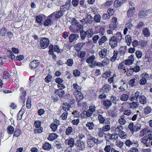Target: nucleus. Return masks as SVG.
I'll return each mask as SVG.
<instances>
[{
    "instance_id": "603ef678",
    "label": "nucleus",
    "mask_w": 152,
    "mask_h": 152,
    "mask_svg": "<svg viewBox=\"0 0 152 152\" xmlns=\"http://www.w3.org/2000/svg\"><path fill=\"white\" fill-rule=\"evenodd\" d=\"M119 123L121 125H124L126 123V121L125 119L122 118H119L118 120Z\"/></svg>"
},
{
    "instance_id": "052dcab7",
    "label": "nucleus",
    "mask_w": 152,
    "mask_h": 152,
    "mask_svg": "<svg viewBox=\"0 0 152 152\" xmlns=\"http://www.w3.org/2000/svg\"><path fill=\"white\" fill-rule=\"evenodd\" d=\"M57 125L55 124H52L50 125V127L53 132H55L57 130Z\"/></svg>"
},
{
    "instance_id": "680f3d73",
    "label": "nucleus",
    "mask_w": 152,
    "mask_h": 152,
    "mask_svg": "<svg viewBox=\"0 0 152 152\" xmlns=\"http://www.w3.org/2000/svg\"><path fill=\"white\" fill-rule=\"evenodd\" d=\"M51 23V20L50 19L48 18L45 21L44 23V26H48L50 25Z\"/></svg>"
},
{
    "instance_id": "58836bf2",
    "label": "nucleus",
    "mask_w": 152,
    "mask_h": 152,
    "mask_svg": "<svg viewBox=\"0 0 152 152\" xmlns=\"http://www.w3.org/2000/svg\"><path fill=\"white\" fill-rule=\"evenodd\" d=\"M112 103V102L111 101L106 99L104 102L103 105L106 107H109L111 105Z\"/></svg>"
},
{
    "instance_id": "cd10ccee",
    "label": "nucleus",
    "mask_w": 152,
    "mask_h": 152,
    "mask_svg": "<svg viewBox=\"0 0 152 152\" xmlns=\"http://www.w3.org/2000/svg\"><path fill=\"white\" fill-rule=\"evenodd\" d=\"M58 136L56 134L52 133L50 134L48 138V139L50 141H53L57 138Z\"/></svg>"
},
{
    "instance_id": "f03ea898",
    "label": "nucleus",
    "mask_w": 152,
    "mask_h": 152,
    "mask_svg": "<svg viewBox=\"0 0 152 152\" xmlns=\"http://www.w3.org/2000/svg\"><path fill=\"white\" fill-rule=\"evenodd\" d=\"M83 26L80 23L77 24L75 26H70L69 29L73 33H78L82 29Z\"/></svg>"
},
{
    "instance_id": "f257e3e1",
    "label": "nucleus",
    "mask_w": 152,
    "mask_h": 152,
    "mask_svg": "<svg viewBox=\"0 0 152 152\" xmlns=\"http://www.w3.org/2000/svg\"><path fill=\"white\" fill-rule=\"evenodd\" d=\"M41 124V121L39 120L35 121L34 125L36 127L34 130L35 133H40L42 132L43 128L40 127Z\"/></svg>"
},
{
    "instance_id": "49530a36",
    "label": "nucleus",
    "mask_w": 152,
    "mask_h": 152,
    "mask_svg": "<svg viewBox=\"0 0 152 152\" xmlns=\"http://www.w3.org/2000/svg\"><path fill=\"white\" fill-rule=\"evenodd\" d=\"M148 128H145L143 130L140 131V135L141 136H143L145 133L148 132Z\"/></svg>"
},
{
    "instance_id": "de8ad7c7",
    "label": "nucleus",
    "mask_w": 152,
    "mask_h": 152,
    "mask_svg": "<svg viewBox=\"0 0 152 152\" xmlns=\"http://www.w3.org/2000/svg\"><path fill=\"white\" fill-rule=\"evenodd\" d=\"M119 137L122 139H124L127 137L126 133L123 131H121L119 132Z\"/></svg>"
},
{
    "instance_id": "0eeeda50",
    "label": "nucleus",
    "mask_w": 152,
    "mask_h": 152,
    "mask_svg": "<svg viewBox=\"0 0 152 152\" xmlns=\"http://www.w3.org/2000/svg\"><path fill=\"white\" fill-rule=\"evenodd\" d=\"M142 78L139 81V83L141 85H144L147 83V79L148 78L149 76L147 73H143L140 75Z\"/></svg>"
},
{
    "instance_id": "6e6d98bb",
    "label": "nucleus",
    "mask_w": 152,
    "mask_h": 152,
    "mask_svg": "<svg viewBox=\"0 0 152 152\" xmlns=\"http://www.w3.org/2000/svg\"><path fill=\"white\" fill-rule=\"evenodd\" d=\"M73 74L75 77H76L79 76L80 73L79 70L76 69L73 71Z\"/></svg>"
},
{
    "instance_id": "412c9836",
    "label": "nucleus",
    "mask_w": 152,
    "mask_h": 152,
    "mask_svg": "<svg viewBox=\"0 0 152 152\" xmlns=\"http://www.w3.org/2000/svg\"><path fill=\"white\" fill-rule=\"evenodd\" d=\"M142 32L145 37H148L150 36V32L148 28H144L142 30Z\"/></svg>"
},
{
    "instance_id": "bf43d9fd",
    "label": "nucleus",
    "mask_w": 152,
    "mask_h": 152,
    "mask_svg": "<svg viewBox=\"0 0 152 152\" xmlns=\"http://www.w3.org/2000/svg\"><path fill=\"white\" fill-rule=\"evenodd\" d=\"M123 129V127L121 125H118L116 127L115 130V132H119L122 131V130Z\"/></svg>"
},
{
    "instance_id": "9b49d317",
    "label": "nucleus",
    "mask_w": 152,
    "mask_h": 152,
    "mask_svg": "<svg viewBox=\"0 0 152 152\" xmlns=\"http://www.w3.org/2000/svg\"><path fill=\"white\" fill-rule=\"evenodd\" d=\"M75 145L77 148L80 150H83L85 149V146L83 142L78 141V142L76 143Z\"/></svg>"
},
{
    "instance_id": "72a5a7b5",
    "label": "nucleus",
    "mask_w": 152,
    "mask_h": 152,
    "mask_svg": "<svg viewBox=\"0 0 152 152\" xmlns=\"http://www.w3.org/2000/svg\"><path fill=\"white\" fill-rule=\"evenodd\" d=\"M118 55V52L117 51L114 50L113 53V56L110 58V61L112 62H114L116 60Z\"/></svg>"
},
{
    "instance_id": "a19ab883",
    "label": "nucleus",
    "mask_w": 152,
    "mask_h": 152,
    "mask_svg": "<svg viewBox=\"0 0 152 152\" xmlns=\"http://www.w3.org/2000/svg\"><path fill=\"white\" fill-rule=\"evenodd\" d=\"M101 16L99 14L95 15L94 17V20L96 23H99L100 22Z\"/></svg>"
},
{
    "instance_id": "3c124183",
    "label": "nucleus",
    "mask_w": 152,
    "mask_h": 152,
    "mask_svg": "<svg viewBox=\"0 0 152 152\" xmlns=\"http://www.w3.org/2000/svg\"><path fill=\"white\" fill-rule=\"evenodd\" d=\"M144 113L146 114H148L151 113V109L149 106L146 107L144 109Z\"/></svg>"
},
{
    "instance_id": "c9c22d12",
    "label": "nucleus",
    "mask_w": 152,
    "mask_h": 152,
    "mask_svg": "<svg viewBox=\"0 0 152 152\" xmlns=\"http://www.w3.org/2000/svg\"><path fill=\"white\" fill-rule=\"evenodd\" d=\"M51 148V145L48 142L45 143L42 146L43 148L45 150L50 149Z\"/></svg>"
},
{
    "instance_id": "39448f33",
    "label": "nucleus",
    "mask_w": 152,
    "mask_h": 152,
    "mask_svg": "<svg viewBox=\"0 0 152 152\" xmlns=\"http://www.w3.org/2000/svg\"><path fill=\"white\" fill-rule=\"evenodd\" d=\"M119 41L115 38V36H113L109 40V44L111 48H113L117 47Z\"/></svg>"
},
{
    "instance_id": "a211bd4d",
    "label": "nucleus",
    "mask_w": 152,
    "mask_h": 152,
    "mask_svg": "<svg viewBox=\"0 0 152 152\" xmlns=\"http://www.w3.org/2000/svg\"><path fill=\"white\" fill-rule=\"evenodd\" d=\"M65 144H67L70 147H73L75 145L74 139L71 138L69 139H67L65 141Z\"/></svg>"
},
{
    "instance_id": "1a4fd4ad",
    "label": "nucleus",
    "mask_w": 152,
    "mask_h": 152,
    "mask_svg": "<svg viewBox=\"0 0 152 152\" xmlns=\"http://www.w3.org/2000/svg\"><path fill=\"white\" fill-rule=\"evenodd\" d=\"M71 0H67L65 4L60 7V10L64 12L67 9H69L71 5Z\"/></svg>"
},
{
    "instance_id": "e433bc0d",
    "label": "nucleus",
    "mask_w": 152,
    "mask_h": 152,
    "mask_svg": "<svg viewBox=\"0 0 152 152\" xmlns=\"http://www.w3.org/2000/svg\"><path fill=\"white\" fill-rule=\"evenodd\" d=\"M129 96L126 94H123L120 96V99L122 101H126L129 98Z\"/></svg>"
},
{
    "instance_id": "09e8293b",
    "label": "nucleus",
    "mask_w": 152,
    "mask_h": 152,
    "mask_svg": "<svg viewBox=\"0 0 152 152\" xmlns=\"http://www.w3.org/2000/svg\"><path fill=\"white\" fill-rule=\"evenodd\" d=\"M101 128L104 132H108L110 129V126L108 125L103 126Z\"/></svg>"
},
{
    "instance_id": "2f4dec72",
    "label": "nucleus",
    "mask_w": 152,
    "mask_h": 152,
    "mask_svg": "<svg viewBox=\"0 0 152 152\" xmlns=\"http://www.w3.org/2000/svg\"><path fill=\"white\" fill-rule=\"evenodd\" d=\"M73 129L71 126H69L66 129V135H69L71 134L73 132Z\"/></svg>"
},
{
    "instance_id": "7c9ffc66",
    "label": "nucleus",
    "mask_w": 152,
    "mask_h": 152,
    "mask_svg": "<svg viewBox=\"0 0 152 152\" xmlns=\"http://www.w3.org/2000/svg\"><path fill=\"white\" fill-rule=\"evenodd\" d=\"M104 132L101 128H99L97 135L100 137H102L104 136V135L105 134Z\"/></svg>"
},
{
    "instance_id": "2eb2a0df",
    "label": "nucleus",
    "mask_w": 152,
    "mask_h": 152,
    "mask_svg": "<svg viewBox=\"0 0 152 152\" xmlns=\"http://www.w3.org/2000/svg\"><path fill=\"white\" fill-rule=\"evenodd\" d=\"M134 60V56L131 55L128 57L127 59L124 61L126 63V65L129 66L133 64Z\"/></svg>"
},
{
    "instance_id": "13d9d810",
    "label": "nucleus",
    "mask_w": 152,
    "mask_h": 152,
    "mask_svg": "<svg viewBox=\"0 0 152 152\" xmlns=\"http://www.w3.org/2000/svg\"><path fill=\"white\" fill-rule=\"evenodd\" d=\"M134 143L133 141H131L129 140H127L125 143L126 145L128 147H130Z\"/></svg>"
},
{
    "instance_id": "37998d69",
    "label": "nucleus",
    "mask_w": 152,
    "mask_h": 152,
    "mask_svg": "<svg viewBox=\"0 0 152 152\" xmlns=\"http://www.w3.org/2000/svg\"><path fill=\"white\" fill-rule=\"evenodd\" d=\"M130 107L132 109H135L139 105V104L137 102H132L129 103Z\"/></svg>"
},
{
    "instance_id": "69168bd1",
    "label": "nucleus",
    "mask_w": 152,
    "mask_h": 152,
    "mask_svg": "<svg viewBox=\"0 0 152 152\" xmlns=\"http://www.w3.org/2000/svg\"><path fill=\"white\" fill-rule=\"evenodd\" d=\"M111 149L110 145H106L104 150L105 152H110L111 151Z\"/></svg>"
},
{
    "instance_id": "b1692460",
    "label": "nucleus",
    "mask_w": 152,
    "mask_h": 152,
    "mask_svg": "<svg viewBox=\"0 0 152 152\" xmlns=\"http://www.w3.org/2000/svg\"><path fill=\"white\" fill-rule=\"evenodd\" d=\"M107 49L104 48L99 52V55L100 57L103 58L105 57L107 54Z\"/></svg>"
},
{
    "instance_id": "f704fd0d",
    "label": "nucleus",
    "mask_w": 152,
    "mask_h": 152,
    "mask_svg": "<svg viewBox=\"0 0 152 152\" xmlns=\"http://www.w3.org/2000/svg\"><path fill=\"white\" fill-rule=\"evenodd\" d=\"M109 138L111 140H115L117 139L118 138V135L116 133H114L112 134H109Z\"/></svg>"
},
{
    "instance_id": "20e7f679",
    "label": "nucleus",
    "mask_w": 152,
    "mask_h": 152,
    "mask_svg": "<svg viewBox=\"0 0 152 152\" xmlns=\"http://www.w3.org/2000/svg\"><path fill=\"white\" fill-rule=\"evenodd\" d=\"M97 141V139L92 136H89L87 141L88 146L90 148L93 147L94 144L96 143Z\"/></svg>"
},
{
    "instance_id": "864d4df0",
    "label": "nucleus",
    "mask_w": 152,
    "mask_h": 152,
    "mask_svg": "<svg viewBox=\"0 0 152 152\" xmlns=\"http://www.w3.org/2000/svg\"><path fill=\"white\" fill-rule=\"evenodd\" d=\"M56 147L58 149L60 150H62L63 149V144L60 143H59L58 142H56Z\"/></svg>"
},
{
    "instance_id": "ea45409f",
    "label": "nucleus",
    "mask_w": 152,
    "mask_h": 152,
    "mask_svg": "<svg viewBox=\"0 0 152 152\" xmlns=\"http://www.w3.org/2000/svg\"><path fill=\"white\" fill-rule=\"evenodd\" d=\"M116 145L120 148H121L123 145V142L118 140H117L115 142Z\"/></svg>"
},
{
    "instance_id": "5701e85b",
    "label": "nucleus",
    "mask_w": 152,
    "mask_h": 152,
    "mask_svg": "<svg viewBox=\"0 0 152 152\" xmlns=\"http://www.w3.org/2000/svg\"><path fill=\"white\" fill-rule=\"evenodd\" d=\"M107 40V37L105 36L102 37L98 41V43L100 45H102L103 43Z\"/></svg>"
},
{
    "instance_id": "a878e982",
    "label": "nucleus",
    "mask_w": 152,
    "mask_h": 152,
    "mask_svg": "<svg viewBox=\"0 0 152 152\" xmlns=\"http://www.w3.org/2000/svg\"><path fill=\"white\" fill-rule=\"evenodd\" d=\"M126 64L125 61H123L120 63L119 65L118 66V69H123L126 72L125 67Z\"/></svg>"
},
{
    "instance_id": "0e129e2a",
    "label": "nucleus",
    "mask_w": 152,
    "mask_h": 152,
    "mask_svg": "<svg viewBox=\"0 0 152 152\" xmlns=\"http://www.w3.org/2000/svg\"><path fill=\"white\" fill-rule=\"evenodd\" d=\"M135 54L137 57L138 58H140L142 55V53L140 50H137L136 51Z\"/></svg>"
},
{
    "instance_id": "4be33fe9",
    "label": "nucleus",
    "mask_w": 152,
    "mask_h": 152,
    "mask_svg": "<svg viewBox=\"0 0 152 152\" xmlns=\"http://www.w3.org/2000/svg\"><path fill=\"white\" fill-rule=\"evenodd\" d=\"M20 91L21 92L20 94V98L21 99L24 101L26 94V91L24 90V88L22 87L21 88Z\"/></svg>"
},
{
    "instance_id": "774afa93",
    "label": "nucleus",
    "mask_w": 152,
    "mask_h": 152,
    "mask_svg": "<svg viewBox=\"0 0 152 152\" xmlns=\"http://www.w3.org/2000/svg\"><path fill=\"white\" fill-rule=\"evenodd\" d=\"M124 114L127 116L130 115L131 114H132V111L130 110H125L123 113Z\"/></svg>"
},
{
    "instance_id": "a18cd8bd",
    "label": "nucleus",
    "mask_w": 152,
    "mask_h": 152,
    "mask_svg": "<svg viewBox=\"0 0 152 152\" xmlns=\"http://www.w3.org/2000/svg\"><path fill=\"white\" fill-rule=\"evenodd\" d=\"M76 37L75 34H72L70 35L69 37V40L70 42H72L75 39Z\"/></svg>"
},
{
    "instance_id": "bb28decb",
    "label": "nucleus",
    "mask_w": 152,
    "mask_h": 152,
    "mask_svg": "<svg viewBox=\"0 0 152 152\" xmlns=\"http://www.w3.org/2000/svg\"><path fill=\"white\" fill-rule=\"evenodd\" d=\"M55 94L56 95H58L59 97H61L64 95L65 92L62 90L57 89L55 91Z\"/></svg>"
},
{
    "instance_id": "6e6552de",
    "label": "nucleus",
    "mask_w": 152,
    "mask_h": 152,
    "mask_svg": "<svg viewBox=\"0 0 152 152\" xmlns=\"http://www.w3.org/2000/svg\"><path fill=\"white\" fill-rule=\"evenodd\" d=\"M95 108L96 107L94 105L91 106L89 107V109L86 112H84L83 114L87 117L91 116L92 115L93 113L95 111Z\"/></svg>"
},
{
    "instance_id": "4468645a",
    "label": "nucleus",
    "mask_w": 152,
    "mask_h": 152,
    "mask_svg": "<svg viewBox=\"0 0 152 152\" xmlns=\"http://www.w3.org/2000/svg\"><path fill=\"white\" fill-rule=\"evenodd\" d=\"M111 89V86L108 84H104L102 87L100 91L104 93H109L110 90Z\"/></svg>"
},
{
    "instance_id": "6ab92c4d",
    "label": "nucleus",
    "mask_w": 152,
    "mask_h": 152,
    "mask_svg": "<svg viewBox=\"0 0 152 152\" xmlns=\"http://www.w3.org/2000/svg\"><path fill=\"white\" fill-rule=\"evenodd\" d=\"M73 104H68L67 103H64L63 104L62 109H63L66 112V111H68L69 110L70 108L72 106H73Z\"/></svg>"
},
{
    "instance_id": "473e14b6",
    "label": "nucleus",
    "mask_w": 152,
    "mask_h": 152,
    "mask_svg": "<svg viewBox=\"0 0 152 152\" xmlns=\"http://www.w3.org/2000/svg\"><path fill=\"white\" fill-rule=\"evenodd\" d=\"M139 102L142 104H145L147 103V100L144 96H141L139 98Z\"/></svg>"
},
{
    "instance_id": "dca6fc26",
    "label": "nucleus",
    "mask_w": 152,
    "mask_h": 152,
    "mask_svg": "<svg viewBox=\"0 0 152 152\" xmlns=\"http://www.w3.org/2000/svg\"><path fill=\"white\" fill-rule=\"evenodd\" d=\"M73 88L72 89V91L73 94H75L77 92L81 91V87L76 83H74L73 84Z\"/></svg>"
},
{
    "instance_id": "f8f14e48",
    "label": "nucleus",
    "mask_w": 152,
    "mask_h": 152,
    "mask_svg": "<svg viewBox=\"0 0 152 152\" xmlns=\"http://www.w3.org/2000/svg\"><path fill=\"white\" fill-rule=\"evenodd\" d=\"M150 140L147 136H145L141 139V141L142 143L146 145V146L150 145Z\"/></svg>"
},
{
    "instance_id": "c756f323",
    "label": "nucleus",
    "mask_w": 152,
    "mask_h": 152,
    "mask_svg": "<svg viewBox=\"0 0 152 152\" xmlns=\"http://www.w3.org/2000/svg\"><path fill=\"white\" fill-rule=\"evenodd\" d=\"M86 19L87 22L88 23L91 24L93 22V18L90 14H88L86 18Z\"/></svg>"
},
{
    "instance_id": "c03bdc74",
    "label": "nucleus",
    "mask_w": 152,
    "mask_h": 152,
    "mask_svg": "<svg viewBox=\"0 0 152 152\" xmlns=\"http://www.w3.org/2000/svg\"><path fill=\"white\" fill-rule=\"evenodd\" d=\"M80 36L81 39H84L87 36L86 31L84 30H81L80 32Z\"/></svg>"
},
{
    "instance_id": "79ce46f5",
    "label": "nucleus",
    "mask_w": 152,
    "mask_h": 152,
    "mask_svg": "<svg viewBox=\"0 0 152 152\" xmlns=\"http://www.w3.org/2000/svg\"><path fill=\"white\" fill-rule=\"evenodd\" d=\"M86 126L88 127L89 130H92L94 129V124L92 122H88L86 124Z\"/></svg>"
},
{
    "instance_id": "9d476101",
    "label": "nucleus",
    "mask_w": 152,
    "mask_h": 152,
    "mask_svg": "<svg viewBox=\"0 0 152 152\" xmlns=\"http://www.w3.org/2000/svg\"><path fill=\"white\" fill-rule=\"evenodd\" d=\"M64 14V12L60 10V11H58L56 13H53L49 16V17L51 18L53 16H55L56 18L58 19L62 17Z\"/></svg>"
},
{
    "instance_id": "4c0bfd02",
    "label": "nucleus",
    "mask_w": 152,
    "mask_h": 152,
    "mask_svg": "<svg viewBox=\"0 0 152 152\" xmlns=\"http://www.w3.org/2000/svg\"><path fill=\"white\" fill-rule=\"evenodd\" d=\"M114 36H115V38L119 41L122 39V34L120 32H117L115 35Z\"/></svg>"
},
{
    "instance_id": "ddd939ff",
    "label": "nucleus",
    "mask_w": 152,
    "mask_h": 152,
    "mask_svg": "<svg viewBox=\"0 0 152 152\" xmlns=\"http://www.w3.org/2000/svg\"><path fill=\"white\" fill-rule=\"evenodd\" d=\"M40 63L38 60H34L32 61L29 65V67L31 69L35 68Z\"/></svg>"
},
{
    "instance_id": "338daca9",
    "label": "nucleus",
    "mask_w": 152,
    "mask_h": 152,
    "mask_svg": "<svg viewBox=\"0 0 152 152\" xmlns=\"http://www.w3.org/2000/svg\"><path fill=\"white\" fill-rule=\"evenodd\" d=\"M42 18L40 15L37 16L36 17V21L38 23H40L42 20Z\"/></svg>"
},
{
    "instance_id": "4d7b16f0",
    "label": "nucleus",
    "mask_w": 152,
    "mask_h": 152,
    "mask_svg": "<svg viewBox=\"0 0 152 152\" xmlns=\"http://www.w3.org/2000/svg\"><path fill=\"white\" fill-rule=\"evenodd\" d=\"M86 53L85 51H82L79 52L78 56L80 58H83L86 55Z\"/></svg>"
},
{
    "instance_id": "c85d7f7f",
    "label": "nucleus",
    "mask_w": 152,
    "mask_h": 152,
    "mask_svg": "<svg viewBox=\"0 0 152 152\" xmlns=\"http://www.w3.org/2000/svg\"><path fill=\"white\" fill-rule=\"evenodd\" d=\"M86 32L88 38L91 37L94 34L93 30L91 28L89 29Z\"/></svg>"
},
{
    "instance_id": "f3484780",
    "label": "nucleus",
    "mask_w": 152,
    "mask_h": 152,
    "mask_svg": "<svg viewBox=\"0 0 152 152\" xmlns=\"http://www.w3.org/2000/svg\"><path fill=\"white\" fill-rule=\"evenodd\" d=\"M75 94H74V95L76 98L77 101L78 102H79L83 99V95L80 91L78 92Z\"/></svg>"
},
{
    "instance_id": "e2e57ef3",
    "label": "nucleus",
    "mask_w": 152,
    "mask_h": 152,
    "mask_svg": "<svg viewBox=\"0 0 152 152\" xmlns=\"http://www.w3.org/2000/svg\"><path fill=\"white\" fill-rule=\"evenodd\" d=\"M73 64V60L72 59L69 58L67 60L66 64L69 66H71Z\"/></svg>"
},
{
    "instance_id": "aec40b11",
    "label": "nucleus",
    "mask_w": 152,
    "mask_h": 152,
    "mask_svg": "<svg viewBox=\"0 0 152 152\" xmlns=\"http://www.w3.org/2000/svg\"><path fill=\"white\" fill-rule=\"evenodd\" d=\"M126 0H116L115 1L114 3V6L115 7H120L121 5Z\"/></svg>"
},
{
    "instance_id": "5fc2aeb1",
    "label": "nucleus",
    "mask_w": 152,
    "mask_h": 152,
    "mask_svg": "<svg viewBox=\"0 0 152 152\" xmlns=\"http://www.w3.org/2000/svg\"><path fill=\"white\" fill-rule=\"evenodd\" d=\"M52 77L50 75H48L45 78V80L47 83H49L50 81L52 79Z\"/></svg>"
},
{
    "instance_id": "423d86ee",
    "label": "nucleus",
    "mask_w": 152,
    "mask_h": 152,
    "mask_svg": "<svg viewBox=\"0 0 152 152\" xmlns=\"http://www.w3.org/2000/svg\"><path fill=\"white\" fill-rule=\"evenodd\" d=\"M40 45L42 48H47L49 45V40L47 38H42L40 40Z\"/></svg>"
},
{
    "instance_id": "7ed1b4c3",
    "label": "nucleus",
    "mask_w": 152,
    "mask_h": 152,
    "mask_svg": "<svg viewBox=\"0 0 152 152\" xmlns=\"http://www.w3.org/2000/svg\"><path fill=\"white\" fill-rule=\"evenodd\" d=\"M96 58L94 55H92L88 57L86 60V62L91 68L95 67V61Z\"/></svg>"
},
{
    "instance_id": "8fccbe9b",
    "label": "nucleus",
    "mask_w": 152,
    "mask_h": 152,
    "mask_svg": "<svg viewBox=\"0 0 152 152\" xmlns=\"http://www.w3.org/2000/svg\"><path fill=\"white\" fill-rule=\"evenodd\" d=\"M98 119L99 123L101 124H103L104 123L105 119L102 115H98Z\"/></svg>"
},
{
    "instance_id": "393cba45",
    "label": "nucleus",
    "mask_w": 152,
    "mask_h": 152,
    "mask_svg": "<svg viewBox=\"0 0 152 152\" xmlns=\"http://www.w3.org/2000/svg\"><path fill=\"white\" fill-rule=\"evenodd\" d=\"M131 38V36L129 35H127L125 37L126 42L127 45L129 46H130L132 42V40Z\"/></svg>"
}]
</instances>
